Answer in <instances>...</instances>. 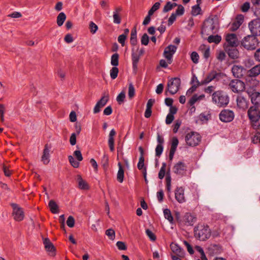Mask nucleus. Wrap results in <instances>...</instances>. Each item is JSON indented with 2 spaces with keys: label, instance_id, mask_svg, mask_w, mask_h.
<instances>
[{
  "label": "nucleus",
  "instance_id": "obj_45",
  "mask_svg": "<svg viewBox=\"0 0 260 260\" xmlns=\"http://www.w3.org/2000/svg\"><path fill=\"white\" fill-rule=\"evenodd\" d=\"M178 143V139L176 137H173L172 140L170 150L176 151Z\"/></svg>",
  "mask_w": 260,
  "mask_h": 260
},
{
  "label": "nucleus",
  "instance_id": "obj_46",
  "mask_svg": "<svg viewBox=\"0 0 260 260\" xmlns=\"http://www.w3.org/2000/svg\"><path fill=\"white\" fill-rule=\"evenodd\" d=\"M160 4L159 2H156L155 3L152 7L151 8V9L149 10L148 13H149V15H153V13L157 11L160 7Z\"/></svg>",
  "mask_w": 260,
  "mask_h": 260
},
{
  "label": "nucleus",
  "instance_id": "obj_11",
  "mask_svg": "<svg viewBox=\"0 0 260 260\" xmlns=\"http://www.w3.org/2000/svg\"><path fill=\"white\" fill-rule=\"evenodd\" d=\"M229 86L232 91L236 93L242 91L245 88V83L238 79L232 80L229 84Z\"/></svg>",
  "mask_w": 260,
  "mask_h": 260
},
{
  "label": "nucleus",
  "instance_id": "obj_32",
  "mask_svg": "<svg viewBox=\"0 0 260 260\" xmlns=\"http://www.w3.org/2000/svg\"><path fill=\"white\" fill-rule=\"evenodd\" d=\"M132 57L133 68L134 70H136L137 69L138 63L139 61L140 56L135 53H133L132 54Z\"/></svg>",
  "mask_w": 260,
  "mask_h": 260
},
{
  "label": "nucleus",
  "instance_id": "obj_31",
  "mask_svg": "<svg viewBox=\"0 0 260 260\" xmlns=\"http://www.w3.org/2000/svg\"><path fill=\"white\" fill-rule=\"evenodd\" d=\"M130 42L131 44L133 46L136 45L137 44V30L136 27L134 28L131 31Z\"/></svg>",
  "mask_w": 260,
  "mask_h": 260
},
{
  "label": "nucleus",
  "instance_id": "obj_34",
  "mask_svg": "<svg viewBox=\"0 0 260 260\" xmlns=\"http://www.w3.org/2000/svg\"><path fill=\"white\" fill-rule=\"evenodd\" d=\"M109 99V94L106 92H104L101 99L97 102L99 104H101L102 106H105Z\"/></svg>",
  "mask_w": 260,
  "mask_h": 260
},
{
  "label": "nucleus",
  "instance_id": "obj_5",
  "mask_svg": "<svg viewBox=\"0 0 260 260\" xmlns=\"http://www.w3.org/2000/svg\"><path fill=\"white\" fill-rule=\"evenodd\" d=\"M248 76L246 79L247 84L256 86L258 84V81L253 79L260 75V64L255 66L248 71Z\"/></svg>",
  "mask_w": 260,
  "mask_h": 260
},
{
  "label": "nucleus",
  "instance_id": "obj_28",
  "mask_svg": "<svg viewBox=\"0 0 260 260\" xmlns=\"http://www.w3.org/2000/svg\"><path fill=\"white\" fill-rule=\"evenodd\" d=\"M204 94L198 95L197 94H194L189 100L188 104L190 106H193L197 102L200 101L205 98Z\"/></svg>",
  "mask_w": 260,
  "mask_h": 260
},
{
  "label": "nucleus",
  "instance_id": "obj_26",
  "mask_svg": "<svg viewBox=\"0 0 260 260\" xmlns=\"http://www.w3.org/2000/svg\"><path fill=\"white\" fill-rule=\"evenodd\" d=\"M116 135V132L114 129H112L110 132L109 135L108 144L111 151L114 150V137Z\"/></svg>",
  "mask_w": 260,
  "mask_h": 260
},
{
  "label": "nucleus",
  "instance_id": "obj_42",
  "mask_svg": "<svg viewBox=\"0 0 260 260\" xmlns=\"http://www.w3.org/2000/svg\"><path fill=\"white\" fill-rule=\"evenodd\" d=\"M118 69L116 67H113L110 71V74L111 79H116L118 76Z\"/></svg>",
  "mask_w": 260,
  "mask_h": 260
},
{
  "label": "nucleus",
  "instance_id": "obj_35",
  "mask_svg": "<svg viewBox=\"0 0 260 260\" xmlns=\"http://www.w3.org/2000/svg\"><path fill=\"white\" fill-rule=\"evenodd\" d=\"M78 186L81 189H87L88 185L87 183L81 178V176H78Z\"/></svg>",
  "mask_w": 260,
  "mask_h": 260
},
{
  "label": "nucleus",
  "instance_id": "obj_33",
  "mask_svg": "<svg viewBox=\"0 0 260 260\" xmlns=\"http://www.w3.org/2000/svg\"><path fill=\"white\" fill-rule=\"evenodd\" d=\"M66 19V15L63 12L60 13L57 17V24L61 26Z\"/></svg>",
  "mask_w": 260,
  "mask_h": 260
},
{
  "label": "nucleus",
  "instance_id": "obj_16",
  "mask_svg": "<svg viewBox=\"0 0 260 260\" xmlns=\"http://www.w3.org/2000/svg\"><path fill=\"white\" fill-rule=\"evenodd\" d=\"M234 113L232 110H223L219 114V119L221 121L229 122L234 119Z\"/></svg>",
  "mask_w": 260,
  "mask_h": 260
},
{
  "label": "nucleus",
  "instance_id": "obj_47",
  "mask_svg": "<svg viewBox=\"0 0 260 260\" xmlns=\"http://www.w3.org/2000/svg\"><path fill=\"white\" fill-rule=\"evenodd\" d=\"M69 160L71 165L75 168H77L79 166V161H76L72 155H69L68 157Z\"/></svg>",
  "mask_w": 260,
  "mask_h": 260
},
{
  "label": "nucleus",
  "instance_id": "obj_25",
  "mask_svg": "<svg viewBox=\"0 0 260 260\" xmlns=\"http://www.w3.org/2000/svg\"><path fill=\"white\" fill-rule=\"evenodd\" d=\"M196 217L190 213H186L183 217V221L187 226H191L195 223Z\"/></svg>",
  "mask_w": 260,
  "mask_h": 260
},
{
  "label": "nucleus",
  "instance_id": "obj_27",
  "mask_svg": "<svg viewBox=\"0 0 260 260\" xmlns=\"http://www.w3.org/2000/svg\"><path fill=\"white\" fill-rule=\"evenodd\" d=\"M231 47L227 48L226 50L229 56L232 59L238 58L239 54L238 50L236 48Z\"/></svg>",
  "mask_w": 260,
  "mask_h": 260
},
{
  "label": "nucleus",
  "instance_id": "obj_50",
  "mask_svg": "<svg viewBox=\"0 0 260 260\" xmlns=\"http://www.w3.org/2000/svg\"><path fill=\"white\" fill-rule=\"evenodd\" d=\"M89 27L90 32L92 34H94L98 29V25L92 21L89 22Z\"/></svg>",
  "mask_w": 260,
  "mask_h": 260
},
{
  "label": "nucleus",
  "instance_id": "obj_36",
  "mask_svg": "<svg viewBox=\"0 0 260 260\" xmlns=\"http://www.w3.org/2000/svg\"><path fill=\"white\" fill-rule=\"evenodd\" d=\"M49 207L50 210L53 213H57L58 212V206L56 203L53 200H51L49 202Z\"/></svg>",
  "mask_w": 260,
  "mask_h": 260
},
{
  "label": "nucleus",
  "instance_id": "obj_2",
  "mask_svg": "<svg viewBox=\"0 0 260 260\" xmlns=\"http://www.w3.org/2000/svg\"><path fill=\"white\" fill-rule=\"evenodd\" d=\"M218 28L217 19L208 18L204 22L202 29V34L206 36L216 33Z\"/></svg>",
  "mask_w": 260,
  "mask_h": 260
},
{
  "label": "nucleus",
  "instance_id": "obj_63",
  "mask_svg": "<svg viewBox=\"0 0 260 260\" xmlns=\"http://www.w3.org/2000/svg\"><path fill=\"white\" fill-rule=\"evenodd\" d=\"M225 53L222 51H219L217 56H216V58L217 59L220 61H223V60H224L225 59Z\"/></svg>",
  "mask_w": 260,
  "mask_h": 260
},
{
  "label": "nucleus",
  "instance_id": "obj_51",
  "mask_svg": "<svg viewBox=\"0 0 260 260\" xmlns=\"http://www.w3.org/2000/svg\"><path fill=\"white\" fill-rule=\"evenodd\" d=\"M106 235L108 236L110 239L114 240L115 237V231L112 229H109L106 231Z\"/></svg>",
  "mask_w": 260,
  "mask_h": 260
},
{
  "label": "nucleus",
  "instance_id": "obj_8",
  "mask_svg": "<svg viewBox=\"0 0 260 260\" xmlns=\"http://www.w3.org/2000/svg\"><path fill=\"white\" fill-rule=\"evenodd\" d=\"M181 84L179 78H173L169 80L167 84L168 91L171 94H175L179 90Z\"/></svg>",
  "mask_w": 260,
  "mask_h": 260
},
{
  "label": "nucleus",
  "instance_id": "obj_6",
  "mask_svg": "<svg viewBox=\"0 0 260 260\" xmlns=\"http://www.w3.org/2000/svg\"><path fill=\"white\" fill-rule=\"evenodd\" d=\"M258 43V39L254 35H248L241 41L242 46L247 50H254Z\"/></svg>",
  "mask_w": 260,
  "mask_h": 260
},
{
  "label": "nucleus",
  "instance_id": "obj_9",
  "mask_svg": "<svg viewBox=\"0 0 260 260\" xmlns=\"http://www.w3.org/2000/svg\"><path fill=\"white\" fill-rule=\"evenodd\" d=\"M222 75V73L217 72L215 70H212L208 74L206 77L202 80L201 84L207 85L212 81H218Z\"/></svg>",
  "mask_w": 260,
  "mask_h": 260
},
{
  "label": "nucleus",
  "instance_id": "obj_13",
  "mask_svg": "<svg viewBox=\"0 0 260 260\" xmlns=\"http://www.w3.org/2000/svg\"><path fill=\"white\" fill-rule=\"evenodd\" d=\"M236 102L237 107L242 111L246 110L249 106V99L243 94L238 95L236 98Z\"/></svg>",
  "mask_w": 260,
  "mask_h": 260
},
{
  "label": "nucleus",
  "instance_id": "obj_54",
  "mask_svg": "<svg viewBox=\"0 0 260 260\" xmlns=\"http://www.w3.org/2000/svg\"><path fill=\"white\" fill-rule=\"evenodd\" d=\"M257 132L252 138V142L254 144H257L260 142V130H256Z\"/></svg>",
  "mask_w": 260,
  "mask_h": 260
},
{
  "label": "nucleus",
  "instance_id": "obj_52",
  "mask_svg": "<svg viewBox=\"0 0 260 260\" xmlns=\"http://www.w3.org/2000/svg\"><path fill=\"white\" fill-rule=\"evenodd\" d=\"M125 98V94L124 91H121L117 96L116 100L119 104H122Z\"/></svg>",
  "mask_w": 260,
  "mask_h": 260
},
{
  "label": "nucleus",
  "instance_id": "obj_62",
  "mask_svg": "<svg viewBox=\"0 0 260 260\" xmlns=\"http://www.w3.org/2000/svg\"><path fill=\"white\" fill-rule=\"evenodd\" d=\"M74 155L79 161L82 160L83 157L80 150H75L74 152Z\"/></svg>",
  "mask_w": 260,
  "mask_h": 260
},
{
  "label": "nucleus",
  "instance_id": "obj_59",
  "mask_svg": "<svg viewBox=\"0 0 260 260\" xmlns=\"http://www.w3.org/2000/svg\"><path fill=\"white\" fill-rule=\"evenodd\" d=\"M144 156L140 157L137 167L139 170H142L144 167Z\"/></svg>",
  "mask_w": 260,
  "mask_h": 260
},
{
  "label": "nucleus",
  "instance_id": "obj_15",
  "mask_svg": "<svg viewBox=\"0 0 260 260\" xmlns=\"http://www.w3.org/2000/svg\"><path fill=\"white\" fill-rule=\"evenodd\" d=\"M246 92L251 99L252 104L258 105L260 104V93L255 91L252 87L247 89Z\"/></svg>",
  "mask_w": 260,
  "mask_h": 260
},
{
  "label": "nucleus",
  "instance_id": "obj_29",
  "mask_svg": "<svg viewBox=\"0 0 260 260\" xmlns=\"http://www.w3.org/2000/svg\"><path fill=\"white\" fill-rule=\"evenodd\" d=\"M118 171L117 174V179L118 182L122 183L124 178V170L120 162H118Z\"/></svg>",
  "mask_w": 260,
  "mask_h": 260
},
{
  "label": "nucleus",
  "instance_id": "obj_30",
  "mask_svg": "<svg viewBox=\"0 0 260 260\" xmlns=\"http://www.w3.org/2000/svg\"><path fill=\"white\" fill-rule=\"evenodd\" d=\"M209 37L207 40L209 43H214L215 44H218L221 40V37L219 35L213 36L210 35H208Z\"/></svg>",
  "mask_w": 260,
  "mask_h": 260
},
{
  "label": "nucleus",
  "instance_id": "obj_37",
  "mask_svg": "<svg viewBox=\"0 0 260 260\" xmlns=\"http://www.w3.org/2000/svg\"><path fill=\"white\" fill-rule=\"evenodd\" d=\"M171 177L170 173L168 172L166 175V189L168 192H171Z\"/></svg>",
  "mask_w": 260,
  "mask_h": 260
},
{
  "label": "nucleus",
  "instance_id": "obj_49",
  "mask_svg": "<svg viewBox=\"0 0 260 260\" xmlns=\"http://www.w3.org/2000/svg\"><path fill=\"white\" fill-rule=\"evenodd\" d=\"M190 58L194 63L197 64L199 62V55L197 52L193 51L190 54Z\"/></svg>",
  "mask_w": 260,
  "mask_h": 260
},
{
  "label": "nucleus",
  "instance_id": "obj_57",
  "mask_svg": "<svg viewBox=\"0 0 260 260\" xmlns=\"http://www.w3.org/2000/svg\"><path fill=\"white\" fill-rule=\"evenodd\" d=\"M67 224L69 228H73L75 225V219L72 216H70L67 220Z\"/></svg>",
  "mask_w": 260,
  "mask_h": 260
},
{
  "label": "nucleus",
  "instance_id": "obj_48",
  "mask_svg": "<svg viewBox=\"0 0 260 260\" xmlns=\"http://www.w3.org/2000/svg\"><path fill=\"white\" fill-rule=\"evenodd\" d=\"M190 83L191 84H194V85H197V86H202V85H204V84H201L202 83V80L200 82L198 80V78L196 76L195 74H193L192 75V76L191 79Z\"/></svg>",
  "mask_w": 260,
  "mask_h": 260
},
{
  "label": "nucleus",
  "instance_id": "obj_53",
  "mask_svg": "<svg viewBox=\"0 0 260 260\" xmlns=\"http://www.w3.org/2000/svg\"><path fill=\"white\" fill-rule=\"evenodd\" d=\"M164 150L163 145L161 144H157L155 148V155L159 157L162 154Z\"/></svg>",
  "mask_w": 260,
  "mask_h": 260
},
{
  "label": "nucleus",
  "instance_id": "obj_58",
  "mask_svg": "<svg viewBox=\"0 0 260 260\" xmlns=\"http://www.w3.org/2000/svg\"><path fill=\"white\" fill-rule=\"evenodd\" d=\"M141 42L142 45H147L149 43V37L146 34H144L141 39Z\"/></svg>",
  "mask_w": 260,
  "mask_h": 260
},
{
  "label": "nucleus",
  "instance_id": "obj_14",
  "mask_svg": "<svg viewBox=\"0 0 260 260\" xmlns=\"http://www.w3.org/2000/svg\"><path fill=\"white\" fill-rule=\"evenodd\" d=\"M248 27L252 35L255 37L260 36V19L251 21L248 24Z\"/></svg>",
  "mask_w": 260,
  "mask_h": 260
},
{
  "label": "nucleus",
  "instance_id": "obj_17",
  "mask_svg": "<svg viewBox=\"0 0 260 260\" xmlns=\"http://www.w3.org/2000/svg\"><path fill=\"white\" fill-rule=\"evenodd\" d=\"M176 50L177 47L173 45H170L165 48L164 55L169 64L171 63L173 55L176 52Z\"/></svg>",
  "mask_w": 260,
  "mask_h": 260
},
{
  "label": "nucleus",
  "instance_id": "obj_60",
  "mask_svg": "<svg viewBox=\"0 0 260 260\" xmlns=\"http://www.w3.org/2000/svg\"><path fill=\"white\" fill-rule=\"evenodd\" d=\"M116 246L119 250H125L126 249L127 247L126 245L122 241H118L116 243Z\"/></svg>",
  "mask_w": 260,
  "mask_h": 260
},
{
  "label": "nucleus",
  "instance_id": "obj_64",
  "mask_svg": "<svg viewBox=\"0 0 260 260\" xmlns=\"http://www.w3.org/2000/svg\"><path fill=\"white\" fill-rule=\"evenodd\" d=\"M250 8V4L248 2L244 3L241 6V9L243 12H246Z\"/></svg>",
  "mask_w": 260,
  "mask_h": 260
},
{
  "label": "nucleus",
  "instance_id": "obj_56",
  "mask_svg": "<svg viewBox=\"0 0 260 260\" xmlns=\"http://www.w3.org/2000/svg\"><path fill=\"white\" fill-rule=\"evenodd\" d=\"M184 13V8L181 5H179L178 8L174 13L177 16H181Z\"/></svg>",
  "mask_w": 260,
  "mask_h": 260
},
{
  "label": "nucleus",
  "instance_id": "obj_41",
  "mask_svg": "<svg viewBox=\"0 0 260 260\" xmlns=\"http://www.w3.org/2000/svg\"><path fill=\"white\" fill-rule=\"evenodd\" d=\"M166 164L165 162H163L158 173L159 179H162L164 178L166 173Z\"/></svg>",
  "mask_w": 260,
  "mask_h": 260
},
{
  "label": "nucleus",
  "instance_id": "obj_3",
  "mask_svg": "<svg viewBox=\"0 0 260 260\" xmlns=\"http://www.w3.org/2000/svg\"><path fill=\"white\" fill-rule=\"evenodd\" d=\"M251 124L255 130H260V111L255 106H251L247 111Z\"/></svg>",
  "mask_w": 260,
  "mask_h": 260
},
{
  "label": "nucleus",
  "instance_id": "obj_7",
  "mask_svg": "<svg viewBox=\"0 0 260 260\" xmlns=\"http://www.w3.org/2000/svg\"><path fill=\"white\" fill-rule=\"evenodd\" d=\"M185 140L188 146L193 147L199 145L201 140V137L199 133L191 132L186 135Z\"/></svg>",
  "mask_w": 260,
  "mask_h": 260
},
{
  "label": "nucleus",
  "instance_id": "obj_44",
  "mask_svg": "<svg viewBox=\"0 0 260 260\" xmlns=\"http://www.w3.org/2000/svg\"><path fill=\"white\" fill-rule=\"evenodd\" d=\"M135 94V89L132 83L129 84L128 95L129 99L133 98Z\"/></svg>",
  "mask_w": 260,
  "mask_h": 260
},
{
  "label": "nucleus",
  "instance_id": "obj_20",
  "mask_svg": "<svg viewBox=\"0 0 260 260\" xmlns=\"http://www.w3.org/2000/svg\"><path fill=\"white\" fill-rule=\"evenodd\" d=\"M233 76L237 78H241L245 72V69L239 65H234L232 68Z\"/></svg>",
  "mask_w": 260,
  "mask_h": 260
},
{
  "label": "nucleus",
  "instance_id": "obj_23",
  "mask_svg": "<svg viewBox=\"0 0 260 260\" xmlns=\"http://www.w3.org/2000/svg\"><path fill=\"white\" fill-rule=\"evenodd\" d=\"M171 249L172 252L179 257H184L185 253L178 244L172 243L170 245Z\"/></svg>",
  "mask_w": 260,
  "mask_h": 260
},
{
  "label": "nucleus",
  "instance_id": "obj_38",
  "mask_svg": "<svg viewBox=\"0 0 260 260\" xmlns=\"http://www.w3.org/2000/svg\"><path fill=\"white\" fill-rule=\"evenodd\" d=\"M119 62V55L116 53L113 54L111 58V64L114 67H117Z\"/></svg>",
  "mask_w": 260,
  "mask_h": 260
},
{
  "label": "nucleus",
  "instance_id": "obj_10",
  "mask_svg": "<svg viewBox=\"0 0 260 260\" xmlns=\"http://www.w3.org/2000/svg\"><path fill=\"white\" fill-rule=\"evenodd\" d=\"M187 165L183 162L179 161L173 167V172L177 176L182 177L186 173Z\"/></svg>",
  "mask_w": 260,
  "mask_h": 260
},
{
  "label": "nucleus",
  "instance_id": "obj_39",
  "mask_svg": "<svg viewBox=\"0 0 260 260\" xmlns=\"http://www.w3.org/2000/svg\"><path fill=\"white\" fill-rule=\"evenodd\" d=\"M201 11V8L199 5H196L193 6L191 8V15L194 16H196L200 14Z\"/></svg>",
  "mask_w": 260,
  "mask_h": 260
},
{
  "label": "nucleus",
  "instance_id": "obj_22",
  "mask_svg": "<svg viewBox=\"0 0 260 260\" xmlns=\"http://www.w3.org/2000/svg\"><path fill=\"white\" fill-rule=\"evenodd\" d=\"M244 21V17L242 15H238L234 21L231 24L230 29L232 31L237 30Z\"/></svg>",
  "mask_w": 260,
  "mask_h": 260
},
{
  "label": "nucleus",
  "instance_id": "obj_1",
  "mask_svg": "<svg viewBox=\"0 0 260 260\" xmlns=\"http://www.w3.org/2000/svg\"><path fill=\"white\" fill-rule=\"evenodd\" d=\"M194 237L200 241H205L211 236V230L209 226L205 223H199L193 230Z\"/></svg>",
  "mask_w": 260,
  "mask_h": 260
},
{
  "label": "nucleus",
  "instance_id": "obj_24",
  "mask_svg": "<svg viewBox=\"0 0 260 260\" xmlns=\"http://www.w3.org/2000/svg\"><path fill=\"white\" fill-rule=\"evenodd\" d=\"M50 148L48 144L45 145L43 155L41 157V160L45 165L48 164L50 161Z\"/></svg>",
  "mask_w": 260,
  "mask_h": 260
},
{
  "label": "nucleus",
  "instance_id": "obj_4",
  "mask_svg": "<svg viewBox=\"0 0 260 260\" xmlns=\"http://www.w3.org/2000/svg\"><path fill=\"white\" fill-rule=\"evenodd\" d=\"M212 100L213 103L217 106L223 107L229 104V97L225 92L217 90L212 93Z\"/></svg>",
  "mask_w": 260,
  "mask_h": 260
},
{
  "label": "nucleus",
  "instance_id": "obj_19",
  "mask_svg": "<svg viewBox=\"0 0 260 260\" xmlns=\"http://www.w3.org/2000/svg\"><path fill=\"white\" fill-rule=\"evenodd\" d=\"M225 40L229 47H235L238 46L239 41L235 34H228L225 36Z\"/></svg>",
  "mask_w": 260,
  "mask_h": 260
},
{
  "label": "nucleus",
  "instance_id": "obj_61",
  "mask_svg": "<svg viewBox=\"0 0 260 260\" xmlns=\"http://www.w3.org/2000/svg\"><path fill=\"white\" fill-rule=\"evenodd\" d=\"M198 87H199V86L192 84V85L187 90L186 95L188 96L190 95L196 90Z\"/></svg>",
  "mask_w": 260,
  "mask_h": 260
},
{
  "label": "nucleus",
  "instance_id": "obj_40",
  "mask_svg": "<svg viewBox=\"0 0 260 260\" xmlns=\"http://www.w3.org/2000/svg\"><path fill=\"white\" fill-rule=\"evenodd\" d=\"M164 214L166 219H168L170 222H172L173 220V217L171 214L170 210L168 209H165L164 210Z\"/></svg>",
  "mask_w": 260,
  "mask_h": 260
},
{
  "label": "nucleus",
  "instance_id": "obj_18",
  "mask_svg": "<svg viewBox=\"0 0 260 260\" xmlns=\"http://www.w3.org/2000/svg\"><path fill=\"white\" fill-rule=\"evenodd\" d=\"M175 198L176 201L180 204L186 202L184 195V189L182 187H177L175 190Z\"/></svg>",
  "mask_w": 260,
  "mask_h": 260
},
{
  "label": "nucleus",
  "instance_id": "obj_12",
  "mask_svg": "<svg viewBox=\"0 0 260 260\" xmlns=\"http://www.w3.org/2000/svg\"><path fill=\"white\" fill-rule=\"evenodd\" d=\"M13 208V216L14 219L17 221H22L24 217V214L22 209L17 204L15 203L11 204Z\"/></svg>",
  "mask_w": 260,
  "mask_h": 260
},
{
  "label": "nucleus",
  "instance_id": "obj_21",
  "mask_svg": "<svg viewBox=\"0 0 260 260\" xmlns=\"http://www.w3.org/2000/svg\"><path fill=\"white\" fill-rule=\"evenodd\" d=\"M43 243L45 246V249L49 252L50 256H54L55 255V248L53 244L50 242L48 238L44 239Z\"/></svg>",
  "mask_w": 260,
  "mask_h": 260
},
{
  "label": "nucleus",
  "instance_id": "obj_55",
  "mask_svg": "<svg viewBox=\"0 0 260 260\" xmlns=\"http://www.w3.org/2000/svg\"><path fill=\"white\" fill-rule=\"evenodd\" d=\"M146 234L151 241H155L156 240V236L151 230L147 229L146 230Z\"/></svg>",
  "mask_w": 260,
  "mask_h": 260
},
{
  "label": "nucleus",
  "instance_id": "obj_43",
  "mask_svg": "<svg viewBox=\"0 0 260 260\" xmlns=\"http://www.w3.org/2000/svg\"><path fill=\"white\" fill-rule=\"evenodd\" d=\"M113 22L115 24H120L121 23V17L117 12V10L113 12Z\"/></svg>",
  "mask_w": 260,
  "mask_h": 260
}]
</instances>
